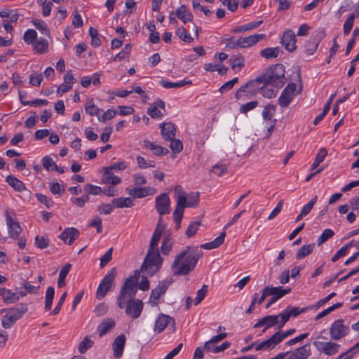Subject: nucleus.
<instances>
[{"instance_id": "obj_1", "label": "nucleus", "mask_w": 359, "mask_h": 359, "mask_svg": "<svg viewBox=\"0 0 359 359\" xmlns=\"http://www.w3.org/2000/svg\"><path fill=\"white\" fill-rule=\"evenodd\" d=\"M139 272L125 280L116 298V304L119 309H125L126 314L133 319L138 318L142 312L144 304L140 299L135 298L137 291Z\"/></svg>"}, {"instance_id": "obj_2", "label": "nucleus", "mask_w": 359, "mask_h": 359, "mask_svg": "<svg viewBox=\"0 0 359 359\" xmlns=\"http://www.w3.org/2000/svg\"><path fill=\"white\" fill-rule=\"evenodd\" d=\"M203 255V251L198 247L187 246L179 253L171 264L174 276H184L194 270L198 259Z\"/></svg>"}, {"instance_id": "obj_3", "label": "nucleus", "mask_w": 359, "mask_h": 359, "mask_svg": "<svg viewBox=\"0 0 359 359\" xmlns=\"http://www.w3.org/2000/svg\"><path fill=\"white\" fill-rule=\"evenodd\" d=\"M258 77L261 83H271L276 88H281L285 83V67L282 64H276Z\"/></svg>"}, {"instance_id": "obj_4", "label": "nucleus", "mask_w": 359, "mask_h": 359, "mask_svg": "<svg viewBox=\"0 0 359 359\" xmlns=\"http://www.w3.org/2000/svg\"><path fill=\"white\" fill-rule=\"evenodd\" d=\"M162 262L163 259L161 257L158 249H149L146 258L141 266V270L152 276L159 270Z\"/></svg>"}, {"instance_id": "obj_5", "label": "nucleus", "mask_w": 359, "mask_h": 359, "mask_svg": "<svg viewBox=\"0 0 359 359\" xmlns=\"http://www.w3.org/2000/svg\"><path fill=\"white\" fill-rule=\"evenodd\" d=\"M260 83L258 76L255 80L249 81L236 91L235 97L242 100L251 98L259 90Z\"/></svg>"}, {"instance_id": "obj_6", "label": "nucleus", "mask_w": 359, "mask_h": 359, "mask_svg": "<svg viewBox=\"0 0 359 359\" xmlns=\"http://www.w3.org/2000/svg\"><path fill=\"white\" fill-rule=\"evenodd\" d=\"M27 311V306L21 304L17 308L9 309L8 313L2 318L1 325L5 329L11 327L17 320L20 319Z\"/></svg>"}, {"instance_id": "obj_7", "label": "nucleus", "mask_w": 359, "mask_h": 359, "mask_svg": "<svg viewBox=\"0 0 359 359\" xmlns=\"http://www.w3.org/2000/svg\"><path fill=\"white\" fill-rule=\"evenodd\" d=\"M116 276V269L114 267L104 276L97 290L96 297L98 299H103L107 293L111 290L114 283Z\"/></svg>"}, {"instance_id": "obj_8", "label": "nucleus", "mask_w": 359, "mask_h": 359, "mask_svg": "<svg viewBox=\"0 0 359 359\" xmlns=\"http://www.w3.org/2000/svg\"><path fill=\"white\" fill-rule=\"evenodd\" d=\"M172 280L171 279L164 280L159 283V284L151 290L150 294V303L151 305L154 306L158 304V299L164 294L171 285Z\"/></svg>"}, {"instance_id": "obj_9", "label": "nucleus", "mask_w": 359, "mask_h": 359, "mask_svg": "<svg viewBox=\"0 0 359 359\" xmlns=\"http://www.w3.org/2000/svg\"><path fill=\"white\" fill-rule=\"evenodd\" d=\"M280 320L281 316L280 313L278 315H269L263 317L259 319L257 323L254 325V327H264L262 333L265 332L266 330L271 327L275 325H278V327H282L280 326Z\"/></svg>"}, {"instance_id": "obj_10", "label": "nucleus", "mask_w": 359, "mask_h": 359, "mask_svg": "<svg viewBox=\"0 0 359 359\" xmlns=\"http://www.w3.org/2000/svg\"><path fill=\"white\" fill-rule=\"evenodd\" d=\"M348 327L344 326L343 320L338 319L331 325L330 333L332 339L338 340L345 337L348 333Z\"/></svg>"}, {"instance_id": "obj_11", "label": "nucleus", "mask_w": 359, "mask_h": 359, "mask_svg": "<svg viewBox=\"0 0 359 359\" xmlns=\"http://www.w3.org/2000/svg\"><path fill=\"white\" fill-rule=\"evenodd\" d=\"M156 208L160 216L167 215L170 212V199L168 195L163 193L156 198Z\"/></svg>"}, {"instance_id": "obj_12", "label": "nucleus", "mask_w": 359, "mask_h": 359, "mask_svg": "<svg viewBox=\"0 0 359 359\" xmlns=\"http://www.w3.org/2000/svg\"><path fill=\"white\" fill-rule=\"evenodd\" d=\"M296 84L290 83L287 85L278 98V104L281 107H287L294 95Z\"/></svg>"}, {"instance_id": "obj_13", "label": "nucleus", "mask_w": 359, "mask_h": 359, "mask_svg": "<svg viewBox=\"0 0 359 359\" xmlns=\"http://www.w3.org/2000/svg\"><path fill=\"white\" fill-rule=\"evenodd\" d=\"M309 307H304L299 309V307H293L291 305L287 306V308L280 313V326H283L290 318V317L296 318L302 313L306 312Z\"/></svg>"}, {"instance_id": "obj_14", "label": "nucleus", "mask_w": 359, "mask_h": 359, "mask_svg": "<svg viewBox=\"0 0 359 359\" xmlns=\"http://www.w3.org/2000/svg\"><path fill=\"white\" fill-rule=\"evenodd\" d=\"M6 219V224L9 237L16 239L22 231V228L18 221L13 219L8 211L5 213Z\"/></svg>"}, {"instance_id": "obj_15", "label": "nucleus", "mask_w": 359, "mask_h": 359, "mask_svg": "<svg viewBox=\"0 0 359 359\" xmlns=\"http://www.w3.org/2000/svg\"><path fill=\"white\" fill-rule=\"evenodd\" d=\"M269 296L271 297L269 299L267 304L265 306L266 309H269L273 304L277 302L279 299L283 297L284 295L289 294L291 292V288H283L282 287H272L270 286Z\"/></svg>"}, {"instance_id": "obj_16", "label": "nucleus", "mask_w": 359, "mask_h": 359, "mask_svg": "<svg viewBox=\"0 0 359 359\" xmlns=\"http://www.w3.org/2000/svg\"><path fill=\"white\" fill-rule=\"evenodd\" d=\"M296 42V35L292 30L288 29L284 32L281 43L287 51L293 52L297 48Z\"/></svg>"}, {"instance_id": "obj_17", "label": "nucleus", "mask_w": 359, "mask_h": 359, "mask_svg": "<svg viewBox=\"0 0 359 359\" xmlns=\"http://www.w3.org/2000/svg\"><path fill=\"white\" fill-rule=\"evenodd\" d=\"M171 323L173 328H175V320L165 314H160L155 321L154 331L157 333H161Z\"/></svg>"}, {"instance_id": "obj_18", "label": "nucleus", "mask_w": 359, "mask_h": 359, "mask_svg": "<svg viewBox=\"0 0 359 359\" xmlns=\"http://www.w3.org/2000/svg\"><path fill=\"white\" fill-rule=\"evenodd\" d=\"M160 128L161 135L165 140H170L175 137L176 128L172 123H162L160 125Z\"/></svg>"}, {"instance_id": "obj_19", "label": "nucleus", "mask_w": 359, "mask_h": 359, "mask_svg": "<svg viewBox=\"0 0 359 359\" xmlns=\"http://www.w3.org/2000/svg\"><path fill=\"white\" fill-rule=\"evenodd\" d=\"M126 338L123 334L118 335L113 343L114 355L116 358H119L123 355V349L126 344Z\"/></svg>"}, {"instance_id": "obj_20", "label": "nucleus", "mask_w": 359, "mask_h": 359, "mask_svg": "<svg viewBox=\"0 0 359 359\" xmlns=\"http://www.w3.org/2000/svg\"><path fill=\"white\" fill-rule=\"evenodd\" d=\"M174 193L175 198L177 201L175 208L184 210L186 208V200L187 196L186 195V192L184 191L182 186L177 185L175 187Z\"/></svg>"}, {"instance_id": "obj_21", "label": "nucleus", "mask_w": 359, "mask_h": 359, "mask_svg": "<svg viewBox=\"0 0 359 359\" xmlns=\"http://www.w3.org/2000/svg\"><path fill=\"white\" fill-rule=\"evenodd\" d=\"M278 340L276 339V336L273 334L270 338L268 339L263 341L262 342H256L255 350L257 351L261 350H272L276 347V345L278 344Z\"/></svg>"}, {"instance_id": "obj_22", "label": "nucleus", "mask_w": 359, "mask_h": 359, "mask_svg": "<svg viewBox=\"0 0 359 359\" xmlns=\"http://www.w3.org/2000/svg\"><path fill=\"white\" fill-rule=\"evenodd\" d=\"M266 37L265 34H255L248 37H240L241 41V48H248L255 45L259 41Z\"/></svg>"}, {"instance_id": "obj_23", "label": "nucleus", "mask_w": 359, "mask_h": 359, "mask_svg": "<svg viewBox=\"0 0 359 359\" xmlns=\"http://www.w3.org/2000/svg\"><path fill=\"white\" fill-rule=\"evenodd\" d=\"M79 236V231L76 228L71 227L65 229L59 236V238L65 242L69 238L68 244L71 245Z\"/></svg>"}, {"instance_id": "obj_24", "label": "nucleus", "mask_w": 359, "mask_h": 359, "mask_svg": "<svg viewBox=\"0 0 359 359\" xmlns=\"http://www.w3.org/2000/svg\"><path fill=\"white\" fill-rule=\"evenodd\" d=\"M310 345L305 344L295 350L287 359H307L310 355Z\"/></svg>"}, {"instance_id": "obj_25", "label": "nucleus", "mask_w": 359, "mask_h": 359, "mask_svg": "<svg viewBox=\"0 0 359 359\" xmlns=\"http://www.w3.org/2000/svg\"><path fill=\"white\" fill-rule=\"evenodd\" d=\"M318 344L323 345L324 347L322 348V352L328 355H332L337 353L339 351L340 348V345L337 343L333 342H321V341H314L313 345L317 346Z\"/></svg>"}, {"instance_id": "obj_26", "label": "nucleus", "mask_w": 359, "mask_h": 359, "mask_svg": "<svg viewBox=\"0 0 359 359\" xmlns=\"http://www.w3.org/2000/svg\"><path fill=\"white\" fill-rule=\"evenodd\" d=\"M115 326V320L111 318H104L97 326L99 337H102Z\"/></svg>"}, {"instance_id": "obj_27", "label": "nucleus", "mask_w": 359, "mask_h": 359, "mask_svg": "<svg viewBox=\"0 0 359 359\" xmlns=\"http://www.w3.org/2000/svg\"><path fill=\"white\" fill-rule=\"evenodd\" d=\"M127 191L129 195L134 198H141L145 197L149 194H151L150 192L151 189L150 187H136V188H127Z\"/></svg>"}, {"instance_id": "obj_28", "label": "nucleus", "mask_w": 359, "mask_h": 359, "mask_svg": "<svg viewBox=\"0 0 359 359\" xmlns=\"http://www.w3.org/2000/svg\"><path fill=\"white\" fill-rule=\"evenodd\" d=\"M260 84H262V86H260L259 90L264 97L271 98L276 96L278 88L271 83H260Z\"/></svg>"}, {"instance_id": "obj_29", "label": "nucleus", "mask_w": 359, "mask_h": 359, "mask_svg": "<svg viewBox=\"0 0 359 359\" xmlns=\"http://www.w3.org/2000/svg\"><path fill=\"white\" fill-rule=\"evenodd\" d=\"M225 236L226 232L223 231L214 241L209 243H206L205 244H202L201 245V248L205 250H212L217 248L224 242Z\"/></svg>"}, {"instance_id": "obj_30", "label": "nucleus", "mask_w": 359, "mask_h": 359, "mask_svg": "<svg viewBox=\"0 0 359 359\" xmlns=\"http://www.w3.org/2000/svg\"><path fill=\"white\" fill-rule=\"evenodd\" d=\"M176 15L184 23L191 22L193 20V15L187 11L184 5H182L176 10Z\"/></svg>"}, {"instance_id": "obj_31", "label": "nucleus", "mask_w": 359, "mask_h": 359, "mask_svg": "<svg viewBox=\"0 0 359 359\" xmlns=\"http://www.w3.org/2000/svg\"><path fill=\"white\" fill-rule=\"evenodd\" d=\"M144 144L147 148L152 150L153 153L156 156L165 155L169 152L168 149L159 145H156L154 143L149 142V140H144Z\"/></svg>"}, {"instance_id": "obj_32", "label": "nucleus", "mask_w": 359, "mask_h": 359, "mask_svg": "<svg viewBox=\"0 0 359 359\" xmlns=\"http://www.w3.org/2000/svg\"><path fill=\"white\" fill-rule=\"evenodd\" d=\"M112 205L117 208H131L134 205L130 198H116L112 200Z\"/></svg>"}, {"instance_id": "obj_33", "label": "nucleus", "mask_w": 359, "mask_h": 359, "mask_svg": "<svg viewBox=\"0 0 359 359\" xmlns=\"http://www.w3.org/2000/svg\"><path fill=\"white\" fill-rule=\"evenodd\" d=\"M6 181L17 191H22L26 189L24 183L11 175L7 176Z\"/></svg>"}, {"instance_id": "obj_34", "label": "nucleus", "mask_w": 359, "mask_h": 359, "mask_svg": "<svg viewBox=\"0 0 359 359\" xmlns=\"http://www.w3.org/2000/svg\"><path fill=\"white\" fill-rule=\"evenodd\" d=\"M263 21H254L251 22L250 23L245 24L244 25L237 26L236 27L233 32L235 33H240L246 31H250L254 29L257 28L259 26H260L262 24Z\"/></svg>"}, {"instance_id": "obj_35", "label": "nucleus", "mask_w": 359, "mask_h": 359, "mask_svg": "<svg viewBox=\"0 0 359 359\" xmlns=\"http://www.w3.org/2000/svg\"><path fill=\"white\" fill-rule=\"evenodd\" d=\"M280 49L278 47L276 48H266L260 51V55L262 57L266 59L276 58L278 56Z\"/></svg>"}, {"instance_id": "obj_36", "label": "nucleus", "mask_w": 359, "mask_h": 359, "mask_svg": "<svg viewBox=\"0 0 359 359\" xmlns=\"http://www.w3.org/2000/svg\"><path fill=\"white\" fill-rule=\"evenodd\" d=\"M55 295V289L53 287H48L46 290L45 296V306L44 309L46 311H48L52 308L53 300Z\"/></svg>"}, {"instance_id": "obj_37", "label": "nucleus", "mask_w": 359, "mask_h": 359, "mask_svg": "<svg viewBox=\"0 0 359 359\" xmlns=\"http://www.w3.org/2000/svg\"><path fill=\"white\" fill-rule=\"evenodd\" d=\"M315 247V243L302 245L296 254V258L301 259L310 255Z\"/></svg>"}, {"instance_id": "obj_38", "label": "nucleus", "mask_w": 359, "mask_h": 359, "mask_svg": "<svg viewBox=\"0 0 359 359\" xmlns=\"http://www.w3.org/2000/svg\"><path fill=\"white\" fill-rule=\"evenodd\" d=\"M160 84L165 88H181L187 84H190L191 81H182L180 82H170L165 80H161Z\"/></svg>"}, {"instance_id": "obj_39", "label": "nucleus", "mask_w": 359, "mask_h": 359, "mask_svg": "<svg viewBox=\"0 0 359 359\" xmlns=\"http://www.w3.org/2000/svg\"><path fill=\"white\" fill-rule=\"evenodd\" d=\"M204 69L206 71H208V72H211L217 71L219 74H224L226 73L228 68L226 67H225L224 65H221V64L215 65V64L208 63V64H205L204 65Z\"/></svg>"}, {"instance_id": "obj_40", "label": "nucleus", "mask_w": 359, "mask_h": 359, "mask_svg": "<svg viewBox=\"0 0 359 359\" xmlns=\"http://www.w3.org/2000/svg\"><path fill=\"white\" fill-rule=\"evenodd\" d=\"M174 245V241L170 236H165L161 247V252L164 255H168L171 251Z\"/></svg>"}, {"instance_id": "obj_41", "label": "nucleus", "mask_w": 359, "mask_h": 359, "mask_svg": "<svg viewBox=\"0 0 359 359\" xmlns=\"http://www.w3.org/2000/svg\"><path fill=\"white\" fill-rule=\"evenodd\" d=\"M34 46L36 53L42 54L48 50V42L46 39L40 38L39 40L36 41Z\"/></svg>"}, {"instance_id": "obj_42", "label": "nucleus", "mask_w": 359, "mask_h": 359, "mask_svg": "<svg viewBox=\"0 0 359 359\" xmlns=\"http://www.w3.org/2000/svg\"><path fill=\"white\" fill-rule=\"evenodd\" d=\"M327 155V149L324 147L321 148L319 150L318 153L317 154L314 162L313 163V164L311 166V170H313L316 169L320 165V163L324 161V159Z\"/></svg>"}, {"instance_id": "obj_43", "label": "nucleus", "mask_w": 359, "mask_h": 359, "mask_svg": "<svg viewBox=\"0 0 359 359\" xmlns=\"http://www.w3.org/2000/svg\"><path fill=\"white\" fill-rule=\"evenodd\" d=\"M199 192L191 193L187 196L186 200V208H194L196 207L199 202Z\"/></svg>"}, {"instance_id": "obj_44", "label": "nucleus", "mask_w": 359, "mask_h": 359, "mask_svg": "<svg viewBox=\"0 0 359 359\" xmlns=\"http://www.w3.org/2000/svg\"><path fill=\"white\" fill-rule=\"evenodd\" d=\"M103 182L107 184L116 185L121 182V178L118 176L114 175L111 172L104 170Z\"/></svg>"}, {"instance_id": "obj_45", "label": "nucleus", "mask_w": 359, "mask_h": 359, "mask_svg": "<svg viewBox=\"0 0 359 359\" xmlns=\"http://www.w3.org/2000/svg\"><path fill=\"white\" fill-rule=\"evenodd\" d=\"M226 336H227V334L225 332L220 333L216 336H214L210 340L205 342V344L204 345L205 350L210 351L212 348V344H214L215 343H217V342L223 340L224 339H225L226 337Z\"/></svg>"}, {"instance_id": "obj_46", "label": "nucleus", "mask_w": 359, "mask_h": 359, "mask_svg": "<svg viewBox=\"0 0 359 359\" xmlns=\"http://www.w3.org/2000/svg\"><path fill=\"white\" fill-rule=\"evenodd\" d=\"M25 93L23 90H19V97L20 100V102L23 105H47L48 104V101L46 100L42 99H35L32 101H24L22 100V93Z\"/></svg>"}, {"instance_id": "obj_47", "label": "nucleus", "mask_w": 359, "mask_h": 359, "mask_svg": "<svg viewBox=\"0 0 359 359\" xmlns=\"http://www.w3.org/2000/svg\"><path fill=\"white\" fill-rule=\"evenodd\" d=\"M176 34L182 41L186 43H191L194 40L184 27H179L177 29Z\"/></svg>"}, {"instance_id": "obj_48", "label": "nucleus", "mask_w": 359, "mask_h": 359, "mask_svg": "<svg viewBox=\"0 0 359 359\" xmlns=\"http://www.w3.org/2000/svg\"><path fill=\"white\" fill-rule=\"evenodd\" d=\"M32 23L34 27L41 32V34L49 36L50 31L47 27V25L42 20H32Z\"/></svg>"}, {"instance_id": "obj_49", "label": "nucleus", "mask_w": 359, "mask_h": 359, "mask_svg": "<svg viewBox=\"0 0 359 359\" xmlns=\"http://www.w3.org/2000/svg\"><path fill=\"white\" fill-rule=\"evenodd\" d=\"M19 299L20 297L17 293L13 292L11 290L7 289L3 297L4 302L6 304L15 303Z\"/></svg>"}, {"instance_id": "obj_50", "label": "nucleus", "mask_w": 359, "mask_h": 359, "mask_svg": "<svg viewBox=\"0 0 359 359\" xmlns=\"http://www.w3.org/2000/svg\"><path fill=\"white\" fill-rule=\"evenodd\" d=\"M276 112V106L273 104L266 105L262 111L263 118L266 121H271Z\"/></svg>"}, {"instance_id": "obj_51", "label": "nucleus", "mask_w": 359, "mask_h": 359, "mask_svg": "<svg viewBox=\"0 0 359 359\" xmlns=\"http://www.w3.org/2000/svg\"><path fill=\"white\" fill-rule=\"evenodd\" d=\"M37 34L34 29H28L24 33L23 40L27 44H32L36 41Z\"/></svg>"}, {"instance_id": "obj_52", "label": "nucleus", "mask_w": 359, "mask_h": 359, "mask_svg": "<svg viewBox=\"0 0 359 359\" xmlns=\"http://www.w3.org/2000/svg\"><path fill=\"white\" fill-rule=\"evenodd\" d=\"M355 18V13H352L346 20V21L344 24V34L345 35L348 34L350 33L351 30L352 29Z\"/></svg>"}, {"instance_id": "obj_53", "label": "nucleus", "mask_w": 359, "mask_h": 359, "mask_svg": "<svg viewBox=\"0 0 359 359\" xmlns=\"http://www.w3.org/2000/svg\"><path fill=\"white\" fill-rule=\"evenodd\" d=\"M201 226L200 222H192L188 226L185 235L187 238H191L194 236L197 231L198 230V227Z\"/></svg>"}, {"instance_id": "obj_54", "label": "nucleus", "mask_w": 359, "mask_h": 359, "mask_svg": "<svg viewBox=\"0 0 359 359\" xmlns=\"http://www.w3.org/2000/svg\"><path fill=\"white\" fill-rule=\"evenodd\" d=\"M208 286L207 285H203L202 287L197 291V295L194 299V304H199L205 298L208 293Z\"/></svg>"}, {"instance_id": "obj_55", "label": "nucleus", "mask_w": 359, "mask_h": 359, "mask_svg": "<svg viewBox=\"0 0 359 359\" xmlns=\"http://www.w3.org/2000/svg\"><path fill=\"white\" fill-rule=\"evenodd\" d=\"M84 191L87 195H99L102 193V189L100 187L93 185L91 184H86L84 187Z\"/></svg>"}, {"instance_id": "obj_56", "label": "nucleus", "mask_w": 359, "mask_h": 359, "mask_svg": "<svg viewBox=\"0 0 359 359\" xmlns=\"http://www.w3.org/2000/svg\"><path fill=\"white\" fill-rule=\"evenodd\" d=\"M227 171V166L225 164L217 163L212 166L211 172L218 177L222 176Z\"/></svg>"}, {"instance_id": "obj_57", "label": "nucleus", "mask_w": 359, "mask_h": 359, "mask_svg": "<svg viewBox=\"0 0 359 359\" xmlns=\"http://www.w3.org/2000/svg\"><path fill=\"white\" fill-rule=\"evenodd\" d=\"M334 235V232L330 229H325L318 238V245H320Z\"/></svg>"}, {"instance_id": "obj_58", "label": "nucleus", "mask_w": 359, "mask_h": 359, "mask_svg": "<svg viewBox=\"0 0 359 359\" xmlns=\"http://www.w3.org/2000/svg\"><path fill=\"white\" fill-rule=\"evenodd\" d=\"M42 164L48 171H53L54 168H57L55 161L48 156H46L42 158Z\"/></svg>"}, {"instance_id": "obj_59", "label": "nucleus", "mask_w": 359, "mask_h": 359, "mask_svg": "<svg viewBox=\"0 0 359 359\" xmlns=\"http://www.w3.org/2000/svg\"><path fill=\"white\" fill-rule=\"evenodd\" d=\"M35 245L40 249L46 248L49 245V239L47 236H36L35 237Z\"/></svg>"}, {"instance_id": "obj_60", "label": "nucleus", "mask_w": 359, "mask_h": 359, "mask_svg": "<svg viewBox=\"0 0 359 359\" xmlns=\"http://www.w3.org/2000/svg\"><path fill=\"white\" fill-rule=\"evenodd\" d=\"M93 341L88 337H86L79 345V351L81 353H84L93 346Z\"/></svg>"}, {"instance_id": "obj_61", "label": "nucleus", "mask_w": 359, "mask_h": 359, "mask_svg": "<svg viewBox=\"0 0 359 359\" xmlns=\"http://www.w3.org/2000/svg\"><path fill=\"white\" fill-rule=\"evenodd\" d=\"M35 196L38 201L40 203L44 204L47 208H50L53 205V201L51 198H48L46 196L41 194V193H36L35 194Z\"/></svg>"}, {"instance_id": "obj_62", "label": "nucleus", "mask_w": 359, "mask_h": 359, "mask_svg": "<svg viewBox=\"0 0 359 359\" xmlns=\"http://www.w3.org/2000/svg\"><path fill=\"white\" fill-rule=\"evenodd\" d=\"M184 210L175 208L173 212V219L177 229L180 228V224L183 217Z\"/></svg>"}, {"instance_id": "obj_63", "label": "nucleus", "mask_w": 359, "mask_h": 359, "mask_svg": "<svg viewBox=\"0 0 359 359\" xmlns=\"http://www.w3.org/2000/svg\"><path fill=\"white\" fill-rule=\"evenodd\" d=\"M170 141V147L173 152L178 154L182 151L183 149V144L180 140L175 139L174 137L173 139H171Z\"/></svg>"}, {"instance_id": "obj_64", "label": "nucleus", "mask_w": 359, "mask_h": 359, "mask_svg": "<svg viewBox=\"0 0 359 359\" xmlns=\"http://www.w3.org/2000/svg\"><path fill=\"white\" fill-rule=\"evenodd\" d=\"M238 82V78L235 77L233 79L224 83L219 89V91L221 93H224L226 91H229L231 90L233 86Z\"/></svg>"}]
</instances>
